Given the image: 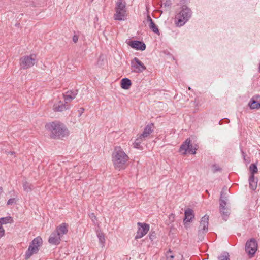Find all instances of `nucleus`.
<instances>
[{"label": "nucleus", "instance_id": "4be33fe9", "mask_svg": "<svg viewBox=\"0 0 260 260\" xmlns=\"http://www.w3.org/2000/svg\"><path fill=\"white\" fill-rule=\"evenodd\" d=\"M249 186L250 188L252 190H255L257 187V180L254 178V176L253 175H250L249 178Z\"/></svg>", "mask_w": 260, "mask_h": 260}, {"label": "nucleus", "instance_id": "4468645a", "mask_svg": "<svg viewBox=\"0 0 260 260\" xmlns=\"http://www.w3.org/2000/svg\"><path fill=\"white\" fill-rule=\"evenodd\" d=\"M78 91L77 90H72L66 92V93L63 94L66 104H68L74 99Z\"/></svg>", "mask_w": 260, "mask_h": 260}, {"label": "nucleus", "instance_id": "39448f33", "mask_svg": "<svg viewBox=\"0 0 260 260\" xmlns=\"http://www.w3.org/2000/svg\"><path fill=\"white\" fill-rule=\"evenodd\" d=\"M42 244V239L40 237H37L34 239L30 243L28 250L25 253V259L29 258L34 254L37 253L39 250V247Z\"/></svg>", "mask_w": 260, "mask_h": 260}, {"label": "nucleus", "instance_id": "a878e982", "mask_svg": "<svg viewBox=\"0 0 260 260\" xmlns=\"http://www.w3.org/2000/svg\"><path fill=\"white\" fill-rule=\"evenodd\" d=\"M145 139L144 137H142L141 135H140L136 140L135 142L133 143L134 147L136 148L140 149L141 148V144L144 141Z\"/></svg>", "mask_w": 260, "mask_h": 260}, {"label": "nucleus", "instance_id": "4c0bfd02", "mask_svg": "<svg viewBox=\"0 0 260 260\" xmlns=\"http://www.w3.org/2000/svg\"><path fill=\"white\" fill-rule=\"evenodd\" d=\"M80 110L81 111V113L83 112L84 110V108H81L80 109Z\"/></svg>", "mask_w": 260, "mask_h": 260}, {"label": "nucleus", "instance_id": "9d476101", "mask_svg": "<svg viewBox=\"0 0 260 260\" xmlns=\"http://www.w3.org/2000/svg\"><path fill=\"white\" fill-rule=\"evenodd\" d=\"M131 64L132 71L136 73H142L146 69L144 63L137 57L131 60Z\"/></svg>", "mask_w": 260, "mask_h": 260}, {"label": "nucleus", "instance_id": "58836bf2", "mask_svg": "<svg viewBox=\"0 0 260 260\" xmlns=\"http://www.w3.org/2000/svg\"><path fill=\"white\" fill-rule=\"evenodd\" d=\"M9 153L13 155V154H14L15 153V152H9Z\"/></svg>", "mask_w": 260, "mask_h": 260}, {"label": "nucleus", "instance_id": "f8f14e48", "mask_svg": "<svg viewBox=\"0 0 260 260\" xmlns=\"http://www.w3.org/2000/svg\"><path fill=\"white\" fill-rule=\"evenodd\" d=\"M138 229L135 236V239H138L145 235L149 230V225L145 223L138 222L137 223Z\"/></svg>", "mask_w": 260, "mask_h": 260}, {"label": "nucleus", "instance_id": "2eb2a0df", "mask_svg": "<svg viewBox=\"0 0 260 260\" xmlns=\"http://www.w3.org/2000/svg\"><path fill=\"white\" fill-rule=\"evenodd\" d=\"M60 238L61 237L59 236V234H57L55 231H54L50 235L48 242L50 244L52 245H58L61 241Z\"/></svg>", "mask_w": 260, "mask_h": 260}, {"label": "nucleus", "instance_id": "dca6fc26", "mask_svg": "<svg viewBox=\"0 0 260 260\" xmlns=\"http://www.w3.org/2000/svg\"><path fill=\"white\" fill-rule=\"evenodd\" d=\"M128 44L132 48L136 50L143 51L146 49L145 44L139 41H132L129 42Z\"/></svg>", "mask_w": 260, "mask_h": 260}, {"label": "nucleus", "instance_id": "c85d7f7f", "mask_svg": "<svg viewBox=\"0 0 260 260\" xmlns=\"http://www.w3.org/2000/svg\"><path fill=\"white\" fill-rule=\"evenodd\" d=\"M251 175H254V174L257 172V168L255 164H251L249 168Z\"/></svg>", "mask_w": 260, "mask_h": 260}, {"label": "nucleus", "instance_id": "ddd939ff", "mask_svg": "<svg viewBox=\"0 0 260 260\" xmlns=\"http://www.w3.org/2000/svg\"><path fill=\"white\" fill-rule=\"evenodd\" d=\"M184 218L183 220L184 225L186 227L192 221V218L194 217L192 210L188 209L185 211L184 213Z\"/></svg>", "mask_w": 260, "mask_h": 260}, {"label": "nucleus", "instance_id": "cd10ccee", "mask_svg": "<svg viewBox=\"0 0 260 260\" xmlns=\"http://www.w3.org/2000/svg\"><path fill=\"white\" fill-rule=\"evenodd\" d=\"M12 220L11 217H6L0 218V225L2 226V224L10 223Z\"/></svg>", "mask_w": 260, "mask_h": 260}, {"label": "nucleus", "instance_id": "72a5a7b5", "mask_svg": "<svg viewBox=\"0 0 260 260\" xmlns=\"http://www.w3.org/2000/svg\"><path fill=\"white\" fill-rule=\"evenodd\" d=\"M5 234V230L2 226L0 225V238L4 236Z\"/></svg>", "mask_w": 260, "mask_h": 260}, {"label": "nucleus", "instance_id": "b1692460", "mask_svg": "<svg viewBox=\"0 0 260 260\" xmlns=\"http://www.w3.org/2000/svg\"><path fill=\"white\" fill-rule=\"evenodd\" d=\"M249 105L251 109H259L260 108V103L256 101L254 98H252L250 100Z\"/></svg>", "mask_w": 260, "mask_h": 260}, {"label": "nucleus", "instance_id": "1a4fd4ad", "mask_svg": "<svg viewBox=\"0 0 260 260\" xmlns=\"http://www.w3.org/2000/svg\"><path fill=\"white\" fill-rule=\"evenodd\" d=\"M209 216L205 215L201 219L199 227L198 235L199 239L202 241L204 238V234L208 231Z\"/></svg>", "mask_w": 260, "mask_h": 260}, {"label": "nucleus", "instance_id": "f257e3e1", "mask_svg": "<svg viewBox=\"0 0 260 260\" xmlns=\"http://www.w3.org/2000/svg\"><path fill=\"white\" fill-rule=\"evenodd\" d=\"M45 127L50 132V137L53 139H62L69 135V131L67 127L63 123L57 121L47 123Z\"/></svg>", "mask_w": 260, "mask_h": 260}, {"label": "nucleus", "instance_id": "5701e85b", "mask_svg": "<svg viewBox=\"0 0 260 260\" xmlns=\"http://www.w3.org/2000/svg\"><path fill=\"white\" fill-rule=\"evenodd\" d=\"M22 187L23 190L27 192H30L34 189V186L26 180L23 181Z\"/></svg>", "mask_w": 260, "mask_h": 260}, {"label": "nucleus", "instance_id": "f3484780", "mask_svg": "<svg viewBox=\"0 0 260 260\" xmlns=\"http://www.w3.org/2000/svg\"><path fill=\"white\" fill-rule=\"evenodd\" d=\"M68 224L63 223L57 226L55 231L57 234H59V236L61 237L63 235L66 234L68 231Z\"/></svg>", "mask_w": 260, "mask_h": 260}, {"label": "nucleus", "instance_id": "6ab92c4d", "mask_svg": "<svg viewBox=\"0 0 260 260\" xmlns=\"http://www.w3.org/2000/svg\"><path fill=\"white\" fill-rule=\"evenodd\" d=\"M147 21L149 22V27L153 32L159 34V29L150 16H147Z\"/></svg>", "mask_w": 260, "mask_h": 260}, {"label": "nucleus", "instance_id": "412c9836", "mask_svg": "<svg viewBox=\"0 0 260 260\" xmlns=\"http://www.w3.org/2000/svg\"><path fill=\"white\" fill-rule=\"evenodd\" d=\"M131 85V81L127 78H123L121 80V87L123 89H128Z\"/></svg>", "mask_w": 260, "mask_h": 260}, {"label": "nucleus", "instance_id": "e433bc0d", "mask_svg": "<svg viewBox=\"0 0 260 260\" xmlns=\"http://www.w3.org/2000/svg\"><path fill=\"white\" fill-rule=\"evenodd\" d=\"M3 189L2 187H0V194L3 192Z\"/></svg>", "mask_w": 260, "mask_h": 260}, {"label": "nucleus", "instance_id": "c756f323", "mask_svg": "<svg viewBox=\"0 0 260 260\" xmlns=\"http://www.w3.org/2000/svg\"><path fill=\"white\" fill-rule=\"evenodd\" d=\"M17 201L15 198H11L7 202V205H12L13 204H16Z\"/></svg>", "mask_w": 260, "mask_h": 260}, {"label": "nucleus", "instance_id": "aec40b11", "mask_svg": "<svg viewBox=\"0 0 260 260\" xmlns=\"http://www.w3.org/2000/svg\"><path fill=\"white\" fill-rule=\"evenodd\" d=\"M153 124L147 125L145 127L143 133L140 135H141V137H144L145 139L147 138L149 136V135L153 132Z\"/></svg>", "mask_w": 260, "mask_h": 260}, {"label": "nucleus", "instance_id": "7c9ffc66", "mask_svg": "<svg viewBox=\"0 0 260 260\" xmlns=\"http://www.w3.org/2000/svg\"><path fill=\"white\" fill-rule=\"evenodd\" d=\"M229 255L228 254H224L221 255L218 257V260H229Z\"/></svg>", "mask_w": 260, "mask_h": 260}, {"label": "nucleus", "instance_id": "20e7f679", "mask_svg": "<svg viewBox=\"0 0 260 260\" xmlns=\"http://www.w3.org/2000/svg\"><path fill=\"white\" fill-rule=\"evenodd\" d=\"M191 16L190 9L185 6H183L181 11L177 14L175 18V23L178 26H181L188 20Z\"/></svg>", "mask_w": 260, "mask_h": 260}, {"label": "nucleus", "instance_id": "7ed1b4c3", "mask_svg": "<svg viewBox=\"0 0 260 260\" xmlns=\"http://www.w3.org/2000/svg\"><path fill=\"white\" fill-rule=\"evenodd\" d=\"M115 13L113 18L115 20L122 21L124 20L126 15V3L123 0H117L115 8Z\"/></svg>", "mask_w": 260, "mask_h": 260}, {"label": "nucleus", "instance_id": "0eeeda50", "mask_svg": "<svg viewBox=\"0 0 260 260\" xmlns=\"http://www.w3.org/2000/svg\"><path fill=\"white\" fill-rule=\"evenodd\" d=\"M36 62V55L35 54L24 56L21 57L20 60V66L24 69H26L32 67Z\"/></svg>", "mask_w": 260, "mask_h": 260}, {"label": "nucleus", "instance_id": "a211bd4d", "mask_svg": "<svg viewBox=\"0 0 260 260\" xmlns=\"http://www.w3.org/2000/svg\"><path fill=\"white\" fill-rule=\"evenodd\" d=\"M69 108L68 104H64L61 101H59L58 103H55L53 106V110L55 111L61 112Z\"/></svg>", "mask_w": 260, "mask_h": 260}, {"label": "nucleus", "instance_id": "423d86ee", "mask_svg": "<svg viewBox=\"0 0 260 260\" xmlns=\"http://www.w3.org/2000/svg\"><path fill=\"white\" fill-rule=\"evenodd\" d=\"M228 196L226 194L221 192L220 200L219 210L223 220H226L230 214V210L228 205Z\"/></svg>", "mask_w": 260, "mask_h": 260}, {"label": "nucleus", "instance_id": "473e14b6", "mask_svg": "<svg viewBox=\"0 0 260 260\" xmlns=\"http://www.w3.org/2000/svg\"><path fill=\"white\" fill-rule=\"evenodd\" d=\"M156 234L155 232H152L150 233L149 234V237L150 239L152 241L153 239H154L156 238Z\"/></svg>", "mask_w": 260, "mask_h": 260}, {"label": "nucleus", "instance_id": "c9c22d12", "mask_svg": "<svg viewBox=\"0 0 260 260\" xmlns=\"http://www.w3.org/2000/svg\"><path fill=\"white\" fill-rule=\"evenodd\" d=\"M78 40V36H77V35H74L73 37V41L74 43H76L77 42Z\"/></svg>", "mask_w": 260, "mask_h": 260}, {"label": "nucleus", "instance_id": "bb28decb", "mask_svg": "<svg viewBox=\"0 0 260 260\" xmlns=\"http://www.w3.org/2000/svg\"><path fill=\"white\" fill-rule=\"evenodd\" d=\"M97 236L99 238V242L101 244L102 247H103L105 242L104 234L103 233L99 232L97 234Z\"/></svg>", "mask_w": 260, "mask_h": 260}, {"label": "nucleus", "instance_id": "9b49d317", "mask_svg": "<svg viewBox=\"0 0 260 260\" xmlns=\"http://www.w3.org/2000/svg\"><path fill=\"white\" fill-rule=\"evenodd\" d=\"M257 250V243L254 239L247 241L245 245V251L249 255L253 256Z\"/></svg>", "mask_w": 260, "mask_h": 260}, {"label": "nucleus", "instance_id": "6e6552de", "mask_svg": "<svg viewBox=\"0 0 260 260\" xmlns=\"http://www.w3.org/2000/svg\"><path fill=\"white\" fill-rule=\"evenodd\" d=\"M179 152L183 155L195 154V148H193V144L191 143L190 138H187L180 146Z\"/></svg>", "mask_w": 260, "mask_h": 260}, {"label": "nucleus", "instance_id": "f704fd0d", "mask_svg": "<svg viewBox=\"0 0 260 260\" xmlns=\"http://www.w3.org/2000/svg\"><path fill=\"white\" fill-rule=\"evenodd\" d=\"M212 170L213 171H216L219 170V167L216 165L212 166Z\"/></svg>", "mask_w": 260, "mask_h": 260}, {"label": "nucleus", "instance_id": "2f4dec72", "mask_svg": "<svg viewBox=\"0 0 260 260\" xmlns=\"http://www.w3.org/2000/svg\"><path fill=\"white\" fill-rule=\"evenodd\" d=\"M166 257L168 260H172L174 258V256L171 254V251H168L166 253Z\"/></svg>", "mask_w": 260, "mask_h": 260}, {"label": "nucleus", "instance_id": "393cba45", "mask_svg": "<svg viewBox=\"0 0 260 260\" xmlns=\"http://www.w3.org/2000/svg\"><path fill=\"white\" fill-rule=\"evenodd\" d=\"M171 5L170 0H162L161 4V8L164 11H166L170 9Z\"/></svg>", "mask_w": 260, "mask_h": 260}, {"label": "nucleus", "instance_id": "f03ea898", "mask_svg": "<svg viewBox=\"0 0 260 260\" xmlns=\"http://www.w3.org/2000/svg\"><path fill=\"white\" fill-rule=\"evenodd\" d=\"M112 158L114 168L120 170L126 168L129 157L120 147L116 146L113 152Z\"/></svg>", "mask_w": 260, "mask_h": 260}]
</instances>
